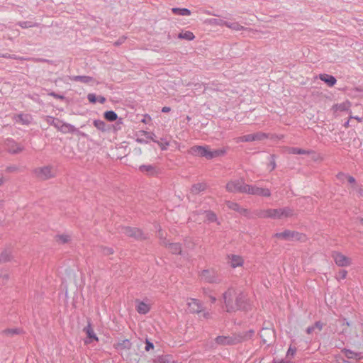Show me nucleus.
<instances>
[{"label":"nucleus","instance_id":"1","mask_svg":"<svg viewBox=\"0 0 363 363\" xmlns=\"http://www.w3.org/2000/svg\"><path fill=\"white\" fill-rule=\"evenodd\" d=\"M224 308L226 312L233 313L238 311H247L250 303L246 294L234 287H229L223 294Z\"/></svg>","mask_w":363,"mask_h":363},{"label":"nucleus","instance_id":"2","mask_svg":"<svg viewBox=\"0 0 363 363\" xmlns=\"http://www.w3.org/2000/svg\"><path fill=\"white\" fill-rule=\"evenodd\" d=\"M188 153L193 156L203 157L207 160H211L225 155V150L217 149L211 150L208 146L194 145L188 150Z\"/></svg>","mask_w":363,"mask_h":363},{"label":"nucleus","instance_id":"3","mask_svg":"<svg viewBox=\"0 0 363 363\" xmlns=\"http://www.w3.org/2000/svg\"><path fill=\"white\" fill-rule=\"evenodd\" d=\"M254 333L253 330H250L240 335H234L233 336H218L216 338V342L220 345H235L250 339L254 335Z\"/></svg>","mask_w":363,"mask_h":363},{"label":"nucleus","instance_id":"4","mask_svg":"<svg viewBox=\"0 0 363 363\" xmlns=\"http://www.w3.org/2000/svg\"><path fill=\"white\" fill-rule=\"evenodd\" d=\"M273 237L286 241H304L306 239L304 234L290 230H285L282 233H277Z\"/></svg>","mask_w":363,"mask_h":363},{"label":"nucleus","instance_id":"5","mask_svg":"<svg viewBox=\"0 0 363 363\" xmlns=\"http://www.w3.org/2000/svg\"><path fill=\"white\" fill-rule=\"evenodd\" d=\"M247 184L245 183L244 179H239L229 181L225 186L227 191L230 193H242L245 194Z\"/></svg>","mask_w":363,"mask_h":363},{"label":"nucleus","instance_id":"6","mask_svg":"<svg viewBox=\"0 0 363 363\" xmlns=\"http://www.w3.org/2000/svg\"><path fill=\"white\" fill-rule=\"evenodd\" d=\"M281 208L261 209L255 211V215L260 218L281 219Z\"/></svg>","mask_w":363,"mask_h":363},{"label":"nucleus","instance_id":"7","mask_svg":"<svg viewBox=\"0 0 363 363\" xmlns=\"http://www.w3.org/2000/svg\"><path fill=\"white\" fill-rule=\"evenodd\" d=\"M269 137L268 133L262 132H257L252 134L245 135L240 137H238L235 140L236 143H247L252 141H262Z\"/></svg>","mask_w":363,"mask_h":363},{"label":"nucleus","instance_id":"8","mask_svg":"<svg viewBox=\"0 0 363 363\" xmlns=\"http://www.w3.org/2000/svg\"><path fill=\"white\" fill-rule=\"evenodd\" d=\"M35 176L43 180H47L55 176V171L52 166H44L34 169Z\"/></svg>","mask_w":363,"mask_h":363},{"label":"nucleus","instance_id":"9","mask_svg":"<svg viewBox=\"0 0 363 363\" xmlns=\"http://www.w3.org/2000/svg\"><path fill=\"white\" fill-rule=\"evenodd\" d=\"M245 194L255 196H261L264 197H269L271 195V191L269 189L267 188H261L257 186L247 184Z\"/></svg>","mask_w":363,"mask_h":363},{"label":"nucleus","instance_id":"10","mask_svg":"<svg viewBox=\"0 0 363 363\" xmlns=\"http://www.w3.org/2000/svg\"><path fill=\"white\" fill-rule=\"evenodd\" d=\"M4 146L11 154H18L24 150L23 146L16 143L12 138H7L4 142Z\"/></svg>","mask_w":363,"mask_h":363},{"label":"nucleus","instance_id":"11","mask_svg":"<svg viewBox=\"0 0 363 363\" xmlns=\"http://www.w3.org/2000/svg\"><path fill=\"white\" fill-rule=\"evenodd\" d=\"M121 231L127 236L133 238L136 240H143L146 238L142 230L139 228L123 227L121 228Z\"/></svg>","mask_w":363,"mask_h":363},{"label":"nucleus","instance_id":"12","mask_svg":"<svg viewBox=\"0 0 363 363\" xmlns=\"http://www.w3.org/2000/svg\"><path fill=\"white\" fill-rule=\"evenodd\" d=\"M201 279L208 283H219L220 279L218 278L216 272L213 270L204 269L200 274Z\"/></svg>","mask_w":363,"mask_h":363},{"label":"nucleus","instance_id":"13","mask_svg":"<svg viewBox=\"0 0 363 363\" xmlns=\"http://www.w3.org/2000/svg\"><path fill=\"white\" fill-rule=\"evenodd\" d=\"M138 169L140 172L149 177L157 176L160 172L157 166L154 164H143L139 167Z\"/></svg>","mask_w":363,"mask_h":363},{"label":"nucleus","instance_id":"14","mask_svg":"<svg viewBox=\"0 0 363 363\" xmlns=\"http://www.w3.org/2000/svg\"><path fill=\"white\" fill-rule=\"evenodd\" d=\"M332 257L335 264L340 267H347L350 264V259L340 252H333L332 253Z\"/></svg>","mask_w":363,"mask_h":363},{"label":"nucleus","instance_id":"15","mask_svg":"<svg viewBox=\"0 0 363 363\" xmlns=\"http://www.w3.org/2000/svg\"><path fill=\"white\" fill-rule=\"evenodd\" d=\"M188 308L192 313H200L203 311V304L201 301L196 298H191V301L188 303Z\"/></svg>","mask_w":363,"mask_h":363},{"label":"nucleus","instance_id":"16","mask_svg":"<svg viewBox=\"0 0 363 363\" xmlns=\"http://www.w3.org/2000/svg\"><path fill=\"white\" fill-rule=\"evenodd\" d=\"M83 331L86 334L87 337L89 339V340H85V344H89L92 340L98 341V337L94 331L90 321L88 322L87 326L83 329Z\"/></svg>","mask_w":363,"mask_h":363},{"label":"nucleus","instance_id":"17","mask_svg":"<svg viewBox=\"0 0 363 363\" xmlns=\"http://www.w3.org/2000/svg\"><path fill=\"white\" fill-rule=\"evenodd\" d=\"M162 244L167 247L172 254L180 255L182 253V247L179 243H171L164 240Z\"/></svg>","mask_w":363,"mask_h":363},{"label":"nucleus","instance_id":"18","mask_svg":"<svg viewBox=\"0 0 363 363\" xmlns=\"http://www.w3.org/2000/svg\"><path fill=\"white\" fill-rule=\"evenodd\" d=\"M341 352L347 359H354L356 361L363 359L362 352H355L348 349H343Z\"/></svg>","mask_w":363,"mask_h":363},{"label":"nucleus","instance_id":"19","mask_svg":"<svg viewBox=\"0 0 363 363\" xmlns=\"http://www.w3.org/2000/svg\"><path fill=\"white\" fill-rule=\"evenodd\" d=\"M58 130L62 132V133H72L78 131L74 125L67 123H64L62 121H61Z\"/></svg>","mask_w":363,"mask_h":363},{"label":"nucleus","instance_id":"20","mask_svg":"<svg viewBox=\"0 0 363 363\" xmlns=\"http://www.w3.org/2000/svg\"><path fill=\"white\" fill-rule=\"evenodd\" d=\"M319 78L321 81L326 83L329 86H334L337 82L336 79L333 76L329 75L328 74H320Z\"/></svg>","mask_w":363,"mask_h":363},{"label":"nucleus","instance_id":"21","mask_svg":"<svg viewBox=\"0 0 363 363\" xmlns=\"http://www.w3.org/2000/svg\"><path fill=\"white\" fill-rule=\"evenodd\" d=\"M226 206L228 208L238 212L240 214H245L247 213V209L240 207V205L235 202L228 201H226Z\"/></svg>","mask_w":363,"mask_h":363},{"label":"nucleus","instance_id":"22","mask_svg":"<svg viewBox=\"0 0 363 363\" xmlns=\"http://www.w3.org/2000/svg\"><path fill=\"white\" fill-rule=\"evenodd\" d=\"M137 302L136 311L138 313L145 315L150 311V306L148 304L143 301H137Z\"/></svg>","mask_w":363,"mask_h":363},{"label":"nucleus","instance_id":"23","mask_svg":"<svg viewBox=\"0 0 363 363\" xmlns=\"http://www.w3.org/2000/svg\"><path fill=\"white\" fill-rule=\"evenodd\" d=\"M230 266L233 268H235L237 267L242 266L243 264V259L238 255H232L230 257V261H229Z\"/></svg>","mask_w":363,"mask_h":363},{"label":"nucleus","instance_id":"24","mask_svg":"<svg viewBox=\"0 0 363 363\" xmlns=\"http://www.w3.org/2000/svg\"><path fill=\"white\" fill-rule=\"evenodd\" d=\"M70 79L74 82H80L84 84H88L94 81V78L89 76H80L76 75L70 77Z\"/></svg>","mask_w":363,"mask_h":363},{"label":"nucleus","instance_id":"25","mask_svg":"<svg viewBox=\"0 0 363 363\" xmlns=\"http://www.w3.org/2000/svg\"><path fill=\"white\" fill-rule=\"evenodd\" d=\"M131 347L132 343L128 339L118 342L116 345V348L118 350H130Z\"/></svg>","mask_w":363,"mask_h":363},{"label":"nucleus","instance_id":"26","mask_svg":"<svg viewBox=\"0 0 363 363\" xmlns=\"http://www.w3.org/2000/svg\"><path fill=\"white\" fill-rule=\"evenodd\" d=\"M289 152L294 155H311L313 152L309 150H306L299 147H292L289 148Z\"/></svg>","mask_w":363,"mask_h":363},{"label":"nucleus","instance_id":"27","mask_svg":"<svg viewBox=\"0 0 363 363\" xmlns=\"http://www.w3.org/2000/svg\"><path fill=\"white\" fill-rule=\"evenodd\" d=\"M12 255L11 250H5L0 255V263H5L11 261Z\"/></svg>","mask_w":363,"mask_h":363},{"label":"nucleus","instance_id":"28","mask_svg":"<svg viewBox=\"0 0 363 363\" xmlns=\"http://www.w3.org/2000/svg\"><path fill=\"white\" fill-rule=\"evenodd\" d=\"M45 121L50 125H52L54 126L55 128H56L57 130H59V127L60 125V123H61V121L60 119L58 118H55L52 116H47L45 117Z\"/></svg>","mask_w":363,"mask_h":363},{"label":"nucleus","instance_id":"29","mask_svg":"<svg viewBox=\"0 0 363 363\" xmlns=\"http://www.w3.org/2000/svg\"><path fill=\"white\" fill-rule=\"evenodd\" d=\"M172 11L174 15L178 16H190L191 13V11L186 8H172Z\"/></svg>","mask_w":363,"mask_h":363},{"label":"nucleus","instance_id":"30","mask_svg":"<svg viewBox=\"0 0 363 363\" xmlns=\"http://www.w3.org/2000/svg\"><path fill=\"white\" fill-rule=\"evenodd\" d=\"M207 187L205 183H197L191 186V191L193 194H199L201 191H204Z\"/></svg>","mask_w":363,"mask_h":363},{"label":"nucleus","instance_id":"31","mask_svg":"<svg viewBox=\"0 0 363 363\" xmlns=\"http://www.w3.org/2000/svg\"><path fill=\"white\" fill-rule=\"evenodd\" d=\"M227 28H229L233 30L240 31L243 30H247V28H245L244 26H241L238 22H228L227 21Z\"/></svg>","mask_w":363,"mask_h":363},{"label":"nucleus","instance_id":"32","mask_svg":"<svg viewBox=\"0 0 363 363\" xmlns=\"http://www.w3.org/2000/svg\"><path fill=\"white\" fill-rule=\"evenodd\" d=\"M178 38L180 39H185L186 40H193L195 38V35L191 31L182 32L178 35Z\"/></svg>","mask_w":363,"mask_h":363},{"label":"nucleus","instance_id":"33","mask_svg":"<svg viewBox=\"0 0 363 363\" xmlns=\"http://www.w3.org/2000/svg\"><path fill=\"white\" fill-rule=\"evenodd\" d=\"M70 235L67 234L57 235L55 236L56 241L61 244L67 243L70 240Z\"/></svg>","mask_w":363,"mask_h":363},{"label":"nucleus","instance_id":"34","mask_svg":"<svg viewBox=\"0 0 363 363\" xmlns=\"http://www.w3.org/2000/svg\"><path fill=\"white\" fill-rule=\"evenodd\" d=\"M17 25L22 28L38 27L39 26L38 23H33L32 21H19L17 23Z\"/></svg>","mask_w":363,"mask_h":363},{"label":"nucleus","instance_id":"35","mask_svg":"<svg viewBox=\"0 0 363 363\" xmlns=\"http://www.w3.org/2000/svg\"><path fill=\"white\" fill-rule=\"evenodd\" d=\"M94 125L99 130L105 132L107 130L106 124L104 121L101 120H94Z\"/></svg>","mask_w":363,"mask_h":363},{"label":"nucleus","instance_id":"36","mask_svg":"<svg viewBox=\"0 0 363 363\" xmlns=\"http://www.w3.org/2000/svg\"><path fill=\"white\" fill-rule=\"evenodd\" d=\"M104 118L106 120L112 122L118 118V116L113 111H108L104 113Z\"/></svg>","mask_w":363,"mask_h":363},{"label":"nucleus","instance_id":"37","mask_svg":"<svg viewBox=\"0 0 363 363\" xmlns=\"http://www.w3.org/2000/svg\"><path fill=\"white\" fill-rule=\"evenodd\" d=\"M16 121L21 123L22 124L28 125L30 123V116L24 114H18L16 116Z\"/></svg>","mask_w":363,"mask_h":363},{"label":"nucleus","instance_id":"38","mask_svg":"<svg viewBox=\"0 0 363 363\" xmlns=\"http://www.w3.org/2000/svg\"><path fill=\"white\" fill-rule=\"evenodd\" d=\"M281 209V218H289L291 217L294 215V210L289 207H284Z\"/></svg>","mask_w":363,"mask_h":363},{"label":"nucleus","instance_id":"39","mask_svg":"<svg viewBox=\"0 0 363 363\" xmlns=\"http://www.w3.org/2000/svg\"><path fill=\"white\" fill-rule=\"evenodd\" d=\"M208 23L211 25H216L219 26H226L227 21L220 18H211L208 20Z\"/></svg>","mask_w":363,"mask_h":363},{"label":"nucleus","instance_id":"40","mask_svg":"<svg viewBox=\"0 0 363 363\" xmlns=\"http://www.w3.org/2000/svg\"><path fill=\"white\" fill-rule=\"evenodd\" d=\"M206 213V218L208 220V221L211 222V223H213V222H217V216L216 214L211 211H205Z\"/></svg>","mask_w":363,"mask_h":363},{"label":"nucleus","instance_id":"41","mask_svg":"<svg viewBox=\"0 0 363 363\" xmlns=\"http://www.w3.org/2000/svg\"><path fill=\"white\" fill-rule=\"evenodd\" d=\"M347 181L350 183V184H353L352 185V189L353 190L356 191L357 193L359 191V189H361L360 188H359L356 184H355V179L350 176V175H348L347 174Z\"/></svg>","mask_w":363,"mask_h":363},{"label":"nucleus","instance_id":"42","mask_svg":"<svg viewBox=\"0 0 363 363\" xmlns=\"http://www.w3.org/2000/svg\"><path fill=\"white\" fill-rule=\"evenodd\" d=\"M296 352V348L290 346L286 353V360L291 361V358L295 355Z\"/></svg>","mask_w":363,"mask_h":363},{"label":"nucleus","instance_id":"43","mask_svg":"<svg viewBox=\"0 0 363 363\" xmlns=\"http://www.w3.org/2000/svg\"><path fill=\"white\" fill-rule=\"evenodd\" d=\"M347 274V272L345 269H340L336 275V279L337 280L344 279L346 278Z\"/></svg>","mask_w":363,"mask_h":363},{"label":"nucleus","instance_id":"44","mask_svg":"<svg viewBox=\"0 0 363 363\" xmlns=\"http://www.w3.org/2000/svg\"><path fill=\"white\" fill-rule=\"evenodd\" d=\"M269 165L271 166V171L276 168L275 155H270L269 156Z\"/></svg>","mask_w":363,"mask_h":363},{"label":"nucleus","instance_id":"45","mask_svg":"<svg viewBox=\"0 0 363 363\" xmlns=\"http://www.w3.org/2000/svg\"><path fill=\"white\" fill-rule=\"evenodd\" d=\"M347 174L342 173V172H340L337 174V179L339 181H340L341 182H344L347 181Z\"/></svg>","mask_w":363,"mask_h":363},{"label":"nucleus","instance_id":"46","mask_svg":"<svg viewBox=\"0 0 363 363\" xmlns=\"http://www.w3.org/2000/svg\"><path fill=\"white\" fill-rule=\"evenodd\" d=\"M4 333L7 335H16V334H18L20 333V330L19 329H7L6 330H4Z\"/></svg>","mask_w":363,"mask_h":363},{"label":"nucleus","instance_id":"47","mask_svg":"<svg viewBox=\"0 0 363 363\" xmlns=\"http://www.w3.org/2000/svg\"><path fill=\"white\" fill-rule=\"evenodd\" d=\"M102 253L105 255H112L113 253V250L111 247H102Z\"/></svg>","mask_w":363,"mask_h":363},{"label":"nucleus","instance_id":"48","mask_svg":"<svg viewBox=\"0 0 363 363\" xmlns=\"http://www.w3.org/2000/svg\"><path fill=\"white\" fill-rule=\"evenodd\" d=\"M144 134L147 139H150L155 143H157V141L155 139V135L153 133H148L144 131Z\"/></svg>","mask_w":363,"mask_h":363},{"label":"nucleus","instance_id":"49","mask_svg":"<svg viewBox=\"0 0 363 363\" xmlns=\"http://www.w3.org/2000/svg\"><path fill=\"white\" fill-rule=\"evenodd\" d=\"M87 99L91 103H96L97 101V98L94 94H89L87 96Z\"/></svg>","mask_w":363,"mask_h":363},{"label":"nucleus","instance_id":"50","mask_svg":"<svg viewBox=\"0 0 363 363\" xmlns=\"http://www.w3.org/2000/svg\"><path fill=\"white\" fill-rule=\"evenodd\" d=\"M125 40H126V37L122 36V37L119 38V39L118 40H116L113 43V45L115 46H119V45H122L125 41Z\"/></svg>","mask_w":363,"mask_h":363},{"label":"nucleus","instance_id":"51","mask_svg":"<svg viewBox=\"0 0 363 363\" xmlns=\"http://www.w3.org/2000/svg\"><path fill=\"white\" fill-rule=\"evenodd\" d=\"M146 345H145V350L146 351H149L151 349H153L154 348V345L152 342H151L150 341H149L148 340H146Z\"/></svg>","mask_w":363,"mask_h":363},{"label":"nucleus","instance_id":"52","mask_svg":"<svg viewBox=\"0 0 363 363\" xmlns=\"http://www.w3.org/2000/svg\"><path fill=\"white\" fill-rule=\"evenodd\" d=\"M313 326H314V329H318L320 331L323 329V323L320 321H316Z\"/></svg>","mask_w":363,"mask_h":363},{"label":"nucleus","instance_id":"53","mask_svg":"<svg viewBox=\"0 0 363 363\" xmlns=\"http://www.w3.org/2000/svg\"><path fill=\"white\" fill-rule=\"evenodd\" d=\"M18 170V167L15 165L9 166L6 167V171L7 172H14Z\"/></svg>","mask_w":363,"mask_h":363},{"label":"nucleus","instance_id":"54","mask_svg":"<svg viewBox=\"0 0 363 363\" xmlns=\"http://www.w3.org/2000/svg\"><path fill=\"white\" fill-rule=\"evenodd\" d=\"M157 363H169V361L166 357L162 356L158 357Z\"/></svg>","mask_w":363,"mask_h":363},{"label":"nucleus","instance_id":"55","mask_svg":"<svg viewBox=\"0 0 363 363\" xmlns=\"http://www.w3.org/2000/svg\"><path fill=\"white\" fill-rule=\"evenodd\" d=\"M49 95L53 96L55 99H63L65 98L64 96L60 95V94H56L55 92H51V93L49 94Z\"/></svg>","mask_w":363,"mask_h":363},{"label":"nucleus","instance_id":"56","mask_svg":"<svg viewBox=\"0 0 363 363\" xmlns=\"http://www.w3.org/2000/svg\"><path fill=\"white\" fill-rule=\"evenodd\" d=\"M272 363H290V360H286V359H274Z\"/></svg>","mask_w":363,"mask_h":363},{"label":"nucleus","instance_id":"57","mask_svg":"<svg viewBox=\"0 0 363 363\" xmlns=\"http://www.w3.org/2000/svg\"><path fill=\"white\" fill-rule=\"evenodd\" d=\"M0 277L2 278L3 280H7L9 279V274L7 273L1 272Z\"/></svg>","mask_w":363,"mask_h":363},{"label":"nucleus","instance_id":"58","mask_svg":"<svg viewBox=\"0 0 363 363\" xmlns=\"http://www.w3.org/2000/svg\"><path fill=\"white\" fill-rule=\"evenodd\" d=\"M314 330H315L314 326L312 325V326H310V327L307 328L306 333L308 334H311Z\"/></svg>","mask_w":363,"mask_h":363},{"label":"nucleus","instance_id":"59","mask_svg":"<svg viewBox=\"0 0 363 363\" xmlns=\"http://www.w3.org/2000/svg\"><path fill=\"white\" fill-rule=\"evenodd\" d=\"M200 317L208 319L210 317V313L208 312H204L200 315Z\"/></svg>","mask_w":363,"mask_h":363},{"label":"nucleus","instance_id":"60","mask_svg":"<svg viewBox=\"0 0 363 363\" xmlns=\"http://www.w3.org/2000/svg\"><path fill=\"white\" fill-rule=\"evenodd\" d=\"M171 111V108L168 106H164L162 108V113H168Z\"/></svg>","mask_w":363,"mask_h":363},{"label":"nucleus","instance_id":"61","mask_svg":"<svg viewBox=\"0 0 363 363\" xmlns=\"http://www.w3.org/2000/svg\"><path fill=\"white\" fill-rule=\"evenodd\" d=\"M97 101L101 104H104L106 101V99L102 96H99V98L97 99Z\"/></svg>","mask_w":363,"mask_h":363},{"label":"nucleus","instance_id":"62","mask_svg":"<svg viewBox=\"0 0 363 363\" xmlns=\"http://www.w3.org/2000/svg\"><path fill=\"white\" fill-rule=\"evenodd\" d=\"M136 140L139 143H147V141H146L145 140H144L143 138H138Z\"/></svg>","mask_w":363,"mask_h":363},{"label":"nucleus","instance_id":"63","mask_svg":"<svg viewBox=\"0 0 363 363\" xmlns=\"http://www.w3.org/2000/svg\"><path fill=\"white\" fill-rule=\"evenodd\" d=\"M357 196L359 197H363V190L362 189H359Z\"/></svg>","mask_w":363,"mask_h":363},{"label":"nucleus","instance_id":"64","mask_svg":"<svg viewBox=\"0 0 363 363\" xmlns=\"http://www.w3.org/2000/svg\"><path fill=\"white\" fill-rule=\"evenodd\" d=\"M209 298L212 303H215L216 301V298L215 296H209Z\"/></svg>","mask_w":363,"mask_h":363}]
</instances>
